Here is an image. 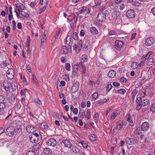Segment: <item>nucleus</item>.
Segmentation results:
<instances>
[{
	"label": "nucleus",
	"instance_id": "f257e3e1",
	"mask_svg": "<svg viewBox=\"0 0 155 155\" xmlns=\"http://www.w3.org/2000/svg\"><path fill=\"white\" fill-rule=\"evenodd\" d=\"M5 102H1L0 103V114H6V116L5 118V119H8L9 117H11L12 114V110H10L8 111V113H5L4 110V108L5 107Z\"/></svg>",
	"mask_w": 155,
	"mask_h": 155
},
{
	"label": "nucleus",
	"instance_id": "c03bdc74",
	"mask_svg": "<svg viewBox=\"0 0 155 155\" xmlns=\"http://www.w3.org/2000/svg\"><path fill=\"white\" fill-rule=\"evenodd\" d=\"M82 60L84 62H86L87 61V56L85 54H83L81 57Z\"/></svg>",
	"mask_w": 155,
	"mask_h": 155
},
{
	"label": "nucleus",
	"instance_id": "aec40b11",
	"mask_svg": "<svg viewBox=\"0 0 155 155\" xmlns=\"http://www.w3.org/2000/svg\"><path fill=\"white\" fill-rule=\"evenodd\" d=\"M79 65L82 68L81 71L82 72L83 74H85L86 71V68L85 65L83 62H81L79 63Z\"/></svg>",
	"mask_w": 155,
	"mask_h": 155
},
{
	"label": "nucleus",
	"instance_id": "393cba45",
	"mask_svg": "<svg viewBox=\"0 0 155 155\" xmlns=\"http://www.w3.org/2000/svg\"><path fill=\"white\" fill-rule=\"evenodd\" d=\"M38 127L41 129H44L48 128V125L46 123L43 122L40 124L38 126Z\"/></svg>",
	"mask_w": 155,
	"mask_h": 155
},
{
	"label": "nucleus",
	"instance_id": "a18cd8bd",
	"mask_svg": "<svg viewBox=\"0 0 155 155\" xmlns=\"http://www.w3.org/2000/svg\"><path fill=\"white\" fill-rule=\"evenodd\" d=\"M71 41V37L70 36H68L66 38V42L67 44H70Z\"/></svg>",
	"mask_w": 155,
	"mask_h": 155
},
{
	"label": "nucleus",
	"instance_id": "3c124183",
	"mask_svg": "<svg viewBox=\"0 0 155 155\" xmlns=\"http://www.w3.org/2000/svg\"><path fill=\"white\" fill-rule=\"evenodd\" d=\"M150 109L153 112H155V103L152 104L150 106Z\"/></svg>",
	"mask_w": 155,
	"mask_h": 155
},
{
	"label": "nucleus",
	"instance_id": "39448f33",
	"mask_svg": "<svg viewBox=\"0 0 155 155\" xmlns=\"http://www.w3.org/2000/svg\"><path fill=\"white\" fill-rule=\"evenodd\" d=\"M48 146L55 147L57 145V142L56 140L54 138H51L48 140L46 142Z\"/></svg>",
	"mask_w": 155,
	"mask_h": 155
},
{
	"label": "nucleus",
	"instance_id": "72a5a7b5",
	"mask_svg": "<svg viewBox=\"0 0 155 155\" xmlns=\"http://www.w3.org/2000/svg\"><path fill=\"white\" fill-rule=\"evenodd\" d=\"M32 143H35L38 141L39 139H37L34 136H33L32 135H30L29 137Z\"/></svg>",
	"mask_w": 155,
	"mask_h": 155
},
{
	"label": "nucleus",
	"instance_id": "ddd939ff",
	"mask_svg": "<svg viewBox=\"0 0 155 155\" xmlns=\"http://www.w3.org/2000/svg\"><path fill=\"white\" fill-rule=\"evenodd\" d=\"M27 131L29 133H32L36 130V128L34 125H29L27 126L26 128Z\"/></svg>",
	"mask_w": 155,
	"mask_h": 155
},
{
	"label": "nucleus",
	"instance_id": "1a4fd4ad",
	"mask_svg": "<svg viewBox=\"0 0 155 155\" xmlns=\"http://www.w3.org/2000/svg\"><path fill=\"white\" fill-rule=\"evenodd\" d=\"M14 72L12 68L9 69L7 72V76L8 79L11 80L14 78Z\"/></svg>",
	"mask_w": 155,
	"mask_h": 155
},
{
	"label": "nucleus",
	"instance_id": "4be33fe9",
	"mask_svg": "<svg viewBox=\"0 0 155 155\" xmlns=\"http://www.w3.org/2000/svg\"><path fill=\"white\" fill-rule=\"evenodd\" d=\"M79 68V66L78 64H75L72 66V72L76 73L78 71Z\"/></svg>",
	"mask_w": 155,
	"mask_h": 155
},
{
	"label": "nucleus",
	"instance_id": "69168bd1",
	"mask_svg": "<svg viewBox=\"0 0 155 155\" xmlns=\"http://www.w3.org/2000/svg\"><path fill=\"white\" fill-rule=\"evenodd\" d=\"M95 4L96 5L93 6V8H99L101 5V3L100 2H98L97 3H96L95 2Z\"/></svg>",
	"mask_w": 155,
	"mask_h": 155
},
{
	"label": "nucleus",
	"instance_id": "c756f323",
	"mask_svg": "<svg viewBox=\"0 0 155 155\" xmlns=\"http://www.w3.org/2000/svg\"><path fill=\"white\" fill-rule=\"evenodd\" d=\"M40 147V144L39 143H36L33 145L32 147V150H34V151H37Z\"/></svg>",
	"mask_w": 155,
	"mask_h": 155
},
{
	"label": "nucleus",
	"instance_id": "6e6552de",
	"mask_svg": "<svg viewBox=\"0 0 155 155\" xmlns=\"http://www.w3.org/2000/svg\"><path fill=\"white\" fill-rule=\"evenodd\" d=\"M126 15L128 18H133L135 17V13L134 10L129 9L127 11Z\"/></svg>",
	"mask_w": 155,
	"mask_h": 155
},
{
	"label": "nucleus",
	"instance_id": "09e8293b",
	"mask_svg": "<svg viewBox=\"0 0 155 155\" xmlns=\"http://www.w3.org/2000/svg\"><path fill=\"white\" fill-rule=\"evenodd\" d=\"M19 4V6L21 10H25L26 9V7L24 6L23 4L20 3Z\"/></svg>",
	"mask_w": 155,
	"mask_h": 155
},
{
	"label": "nucleus",
	"instance_id": "7ed1b4c3",
	"mask_svg": "<svg viewBox=\"0 0 155 155\" xmlns=\"http://www.w3.org/2000/svg\"><path fill=\"white\" fill-rule=\"evenodd\" d=\"M112 16L115 21L120 20L121 17V12L118 10H115L113 11L112 13Z\"/></svg>",
	"mask_w": 155,
	"mask_h": 155
},
{
	"label": "nucleus",
	"instance_id": "79ce46f5",
	"mask_svg": "<svg viewBox=\"0 0 155 155\" xmlns=\"http://www.w3.org/2000/svg\"><path fill=\"white\" fill-rule=\"evenodd\" d=\"M21 15L26 18H28L29 17V15L28 13L27 12H26L24 10H23L22 13H21Z\"/></svg>",
	"mask_w": 155,
	"mask_h": 155
},
{
	"label": "nucleus",
	"instance_id": "a19ab883",
	"mask_svg": "<svg viewBox=\"0 0 155 155\" xmlns=\"http://www.w3.org/2000/svg\"><path fill=\"white\" fill-rule=\"evenodd\" d=\"M87 8L85 6H83L81 9L78 11V13L79 14H81L83 13L84 12L86 11Z\"/></svg>",
	"mask_w": 155,
	"mask_h": 155
},
{
	"label": "nucleus",
	"instance_id": "603ef678",
	"mask_svg": "<svg viewBox=\"0 0 155 155\" xmlns=\"http://www.w3.org/2000/svg\"><path fill=\"white\" fill-rule=\"evenodd\" d=\"M71 66L70 64L67 63L65 64V69L68 71H70L71 70Z\"/></svg>",
	"mask_w": 155,
	"mask_h": 155
},
{
	"label": "nucleus",
	"instance_id": "a878e982",
	"mask_svg": "<svg viewBox=\"0 0 155 155\" xmlns=\"http://www.w3.org/2000/svg\"><path fill=\"white\" fill-rule=\"evenodd\" d=\"M127 120L129 122V124L130 126L133 127L134 126V123L133 122L131 118L130 115H129L128 116Z\"/></svg>",
	"mask_w": 155,
	"mask_h": 155
},
{
	"label": "nucleus",
	"instance_id": "864d4df0",
	"mask_svg": "<svg viewBox=\"0 0 155 155\" xmlns=\"http://www.w3.org/2000/svg\"><path fill=\"white\" fill-rule=\"evenodd\" d=\"M137 105L136 107V110L137 111H139V110L141 109V107L143 106L140 103L138 102V104H137Z\"/></svg>",
	"mask_w": 155,
	"mask_h": 155
},
{
	"label": "nucleus",
	"instance_id": "c85d7f7f",
	"mask_svg": "<svg viewBox=\"0 0 155 155\" xmlns=\"http://www.w3.org/2000/svg\"><path fill=\"white\" fill-rule=\"evenodd\" d=\"M61 52L62 54H65L67 53L68 52V50L66 47L65 46H62Z\"/></svg>",
	"mask_w": 155,
	"mask_h": 155
},
{
	"label": "nucleus",
	"instance_id": "49530a36",
	"mask_svg": "<svg viewBox=\"0 0 155 155\" xmlns=\"http://www.w3.org/2000/svg\"><path fill=\"white\" fill-rule=\"evenodd\" d=\"M5 97L2 95H0V103L1 102H5L6 103Z\"/></svg>",
	"mask_w": 155,
	"mask_h": 155
},
{
	"label": "nucleus",
	"instance_id": "c9c22d12",
	"mask_svg": "<svg viewBox=\"0 0 155 155\" xmlns=\"http://www.w3.org/2000/svg\"><path fill=\"white\" fill-rule=\"evenodd\" d=\"M153 63V60L152 58H150L147 61L146 64L147 65L150 66Z\"/></svg>",
	"mask_w": 155,
	"mask_h": 155
},
{
	"label": "nucleus",
	"instance_id": "774afa93",
	"mask_svg": "<svg viewBox=\"0 0 155 155\" xmlns=\"http://www.w3.org/2000/svg\"><path fill=\"white\" fill-rule=\"evenodd\" d=\"M94 84V82L92 81H90L88 83V85H89L90 87L91 88H92L93 87V84Z\"/></svg>",
	"mask_w": 155,
	"mask_h": 155
},
{
	"label": "nucleus",
	"instance_id": "13d9d810",
	"mask_svg": "<svg viewBox=\"0 0 155 155\" xmlns=\"http://www.w3.org/2000/svg\"><path fill=\"white\" fill-rule=\"evenodd\" d=\"M98 96V93L96 92H94L92 96V98L94 100H95L97 98Z\"/></svg>",
	"mask_w": 155,
	"mask_h": 155
},
{
	"label": "nucleus",
	"instance_id": "8fccbe9b",
	"mask_svg": "<svg viewBox=\"0 0 155 155\" xmlns=\"http://www.w3.org/2000/svg\"><path fill=\"white\" fill-rule=\"evenodd\" d=\"M26 155H35V152L34 151H28L26 153Z\"/></svg>",
	"mask_w": 155,
	"mask_h": 155
},
{
	"label": "nucleus",
	"instance_id": "4468645a",
	"mask_svg": "<svg viewBox=\"0 0 155 155\" xmlns=\"http://www.w3.org/2000/svg\"><path fill=\"white\" fill-rule=\"evenodd\" d=\"M109 99H100L99 101H97L95 103L96 106H99L104 104V103L107 102L108 101Z\"/></svg>",
	"mask_w": 155,
	"mask_h": 155
},
{
	"label": "nucleus",
	"instance_id": "f3484780",
	"mask_svg": "<svg viewBox=\"0 0 155 155\" xmlns=\"http://www.w3.org/2000/svg\"><path fill=\"white\" fill-rule=\"evenodd\" d=\"M126 140L127 143L129 145L134 144L136 142V140L133 138L127 137Z\"/></svg>",
	"mask_w": 155,
	"mask_h": 155
},
{
	"label": "nucleus",
	"instance_id": "de8ad7c7",
	"mask_svg": "<svg viewBox=\"0 0 155 155\" xmlns=\"http://www.w3.org/2000/svg\"><path fill=\"white\" fill-rule=\"evenodd\" d=\"M86 114L87 115L86 117L85 116V117H86L88 120L90 119L91 117V112L89 110H87Z\"/></svg>",
	"mask_w": 155,
	"mask_h": 155
},
{
	"label": "nucleus",
	"instance_id": "052dcab7",
	"mask_svg": "<svg viewBox=\"0 0 155 155\" xmlns=\"http://www.w3.org/2000/svg\"><path fill=\"white\" fill-rule=\"evenodd\" d=\"M80 143H81L83 147L85 148H87V147L88 146L87 144L85 143L84 141H81L80 142Z\"/></svg>",
	"mask_w": 155,
	"mask_h": 155
},
{
	"label": "nucleus",
	"instance_id": "bf43d9fd",
	"mask_svg": "<svg viewBox=\"0 0 155 155\" xmlns=\"http://www.w3.org/2000/svg\"><path fill=\"white\" fill-rule=\"evenodd\" d=\"M140 4L141 3L137 1H135L133 2V3L132 5L135 6H139Z\"/></svg>",
	"mask_w": 155,
	"mask_h": 155
},
{
	"label": "nucleus",
	"instance_id": "4c0bfd02",
	"mask_svg": "<svg viewBox=\"0 0 155 155\" xmlns=\"http://www.w3.org/2000/svg\"><path fill=\"white\" fill-rule=\"evenodd\" d=\"M90 140L92 141H94L96 140V136L94 134H91L89 136Z\"/></svg>",
	"mask_w": 155,
	"mask_h": 155
},
{
	"label": "nucleus",
	"instance_id": "473e14b6",
	"mask_svg": "<svg viewBox=\"0 0 155 155\" xmlns=\"http://www.w3.org/2000/svg\"><path fill=\"white\" fill-rule=\"evenodd\" d=\"M5 131V128L0 127V140H3V137L1 135L2 134L4 133Z\"/></svg>",
	"mask_w": 155,
	"mask_h": 155
},
{
	"label": "nucleus",
	"instance_id": "cd10ccee",
	"mask_svg": "<svg viewBox=\"0 0 155 155\" xmlns=\"http://www.w3.org/2000/svg\"><path fill=\"white\" fill-rule=\"evenodd\" d=\"M118 114V113L117 112V111H114L111 114L110 116V120H113L116 117L117 115Z\"/></svg>",
	"mask_w": 155,
	"mask_h": 155
},
{
	"label": "nucleus",
	"instance_id": "9b49d317",
	"mask_svg": "<svg viewBox=\"0 0 155 155\" xmlns=\"http://www.w3.org/2000/svg\"><path fill=\"white\" fill-rule=\"evenodd\" d=\"M149 127L150 126L149 123L147 122H145L142 124L141 128L142 130L147 131L149 128Z\"/></svg>",
	"mask_w": 155,
	"mask_h": 155
},
{
	"label": "nucleus",
	"instance_id": "338daca9",
	"mask_svg": "<svg viewBox=\"0 0 155 155\" xmlns=\"http://www.w3.org/2000/svg\"><path fill=\"white\" fill-rule=\"evenodd\" d=\"M46 6H44L43 8H41L40 9V12H39V14H41L46 9Z\"/></svg>",
	"mask_w": 155,
	"mask_h": 155
},
{
	"label": "nucleus",
	"instance_id": "9d476101",
	"mask_svg": "<svg viewBox=\"0 0 155 155\" xmlns=\"http://www.w3.org/2000/svg\"><path fill=\"white\" fill-rule=\"evenodd\" d=\"M123 42L121 40H117L115 42V48L117 50H119L123 46Z\"/></svg>",
	"mask_w": 155,
	"mask_h": 155
},
{
	"label": "nucleus",
	"instance_id": "37998d69",
	"mask_svg": "<svg viewBox=\"0 0 155 155\" xmlns=\"http://www.w3.org/2000/svg\"><path fill=\"white\" fill-rule=\"evenodd\" d=\"M117 91L120 94H123L126 93V91L125 89L122 88L117 90Z\"/></svg>",
	"mask_w": 155,
	"mask_h": 155
},
{
	"label": "nucleus",
	"instance_id": "412c9836",
	"mask_svg": "<svg viewBox=\"0 0 155 155\" xmlns=\"http://www.w3.org/2000/svg\"><path fill=\"white\" fill-rule=\"evenodd\" d=\"M116 74L115 71L113 70H110L107 74L108 76L110 78H113L115 76Z\"/></svg>",
	"mask_w": 155,
	"mask_h": 155
},
{
	"label": "nucleus",
	"instance_id": "20e7f679",
	"mask_svg": "<svg viewBox=\"0 0 155 155\" xmlns=\"http://www.w3.org/2000/svg\"><path fill=\"white\" fill-rule=\"evenodd\" d=\"M15 128L14 127L9 126L6 127V133L7 135L12 137L14 134Z\"/></svg>",
	"mask_w": 155,
	"mask_h": 155
},
{
	"label": "nucleus",
	"instance_id": "bb28decb",
	"mask_svg": "<svg viewBox=\"0 0 155 155\" xmlns=\"http://www.w3.org/2000/svg\"><path fill=\"white\" fill-rule=\"evenodd\" d=\"M32 82L33 83L35 84V85L38 86V82L36 77L34 75H32Z\"/></svg>",
	"mask_w": 155,
	"mask_h": 155
},
{
	"label": "nucleus",
	"instance_id": "423d86ee",
	"mask_svg": "<svg viewBox=\"0 0 155 155\" xmlns=\"http://www.w3.org/2000/svg\"><path fill=\"white\" fill-rule=\"evenodd\" d=\"M106 18V15L105 13H99L97 17V21L101 22H104Z\"/></svg>",
	"mask_w": 155,
	"mask_h": 155
},
{
	"label": "nucleus",
	"instance_id": "0eeeda50",
	"mask_svg": "<svg viewBox=\"0 0 155 155\" xmlns=\"http://www.w3.org/2000/svg\"><path fill=\"white\" fill-rule=\"evenodd\" d=\"M4 89L6 91H9L12 87L11 83H10L7 80L4 81L3 83Z\"/></svg>",
	"mask_w": 155,
	"mask_h": 155
},
{
	"label": "nucleus",
	"instance_id": "f704fd0d",
	"mask_svg": "<svg viewBox=\"0 0 155 155\" xmlns=\"http://www.w3.org/2000/svg\"><path fill=\"white\" fill-rule=\"evenodd\" d=\"M79 47L78 46V45L74 44L73 46V49L74 50H75L77 52H79L81 49L79 48Z\"/></svg>",
	"mask_w": 155,
	"mask_h": 155
},
{
	"label": "nucleus",
	"instance_id": "4d7b16f0",
	"mask_svg": "<svg viewBox=\"0 0 155 155\" xmlns=\"http://www.w3.org/2000/svg\"><path fill=\"white\" fill-rule=\"evenodd\" d=\"M112 87V86L110 84H108L107 86L106 87V91H107L109 92L110 91Z\"/></svg>",
	"mask_w": 155,
	"mask_h": 155
},
{
	"label": "nucleus",
	"instance_id": "e433bc0d",
	"mask_svg": "<svg viewBox=\"0 0 155 155\" xmlns=\"http://www.w3.org/2000/svg\"><path fill=\"white\" fill-rule=\"evenodd\" d=\"M138 66V63L137 62H133L131 65V68L133 69L136 68Z\"/></svg>",
	"mask_w": 155,
	"mask_h": 155
},
{
	"label": "nucleus",
	"instance_id": "6e6d98bb",
	"mask_svg": "<svg viewBox=\"0 0 155 155\" xmlns=\"http://www.w3.org/2000/svg\"><path fill=\"white\" fill-rule=\"evenodd\" d=\"M72 37L75 40H77L78 39V37L77 35V34L76 32H74L73 33Z\"/></svg>",
	"mask_w": 155,
	"mask_h": 155
},
{
	"label": "nucleus",
	"instance_id": "a211bd4d",
	"mask_svg": "<svg viewBox=\"0 0 155 155\" xmlns=\"http://www.w3.org/2000/svg\"><path fill=\"white\" fill-rule=\"evenodd\" d=\"M43 152L46 155H51L52 151L50 148L48 147L45 148Z\"/></svg>",
	"mask_w": 155,
	"mask_h": 155
},
{
	"label": "nucleus",
	"instance_id": "f03ea898",
	"mask_svg": "<svg viewBox=\"0 0 155 155\" xmlns=\"http://www.w3.org/2000/svg\"><path fill=\"white\" fill-rule=\"evenodd\" d=\"M155 41V38L151 36L145 39V45L147 47L152 46L154 43Z\"/></svg>",
	"mask_w": 155,
	"mask_h": 155
},
{
	"label": "nucleus",
	"instance_id": "0e129e2a",
	"mask_svg": "<svg viewBox=\"0 0 155 155\" xmlns=\"http://www.w3.org/2000/svg\"><path fill=\"white\" fill-rule=\"evenodd\" d=\"M120 40H122V41L124 42H127V41H128V38L127 37H122L120 38Z\"/></svg>",
	"mask_w": 155,
	"mask_h": 155
},
{
	"label": "nucleus",
	"instance_id": "7c9ffc66",
	"mask_svg": "<svg viewBox=\"0 0 155 155\" xmlns=\"http://www.w3.org/2000/svg\"><path fill=\"white\" fill-rule=\"evenodd\" d=\"M149 101L147 99H143L141 102H140L141 105L144 107L146 106L148 104Z\"/></svg>",
	"mask_w": 155,
	"mask_h": 155
},
{
	"label": "nucleus",
	"instance_id": "58836bf2",
	"mask_svg": "<svg viewBox=\"0 0 155 155\" xmlns=\"http://www.w3.org/2000/svg\"><path fill=\"white\" fill-rule=\"evenodd\" d=\"M47 34V31H45L44 32L42 36L41 41H45L46 39V36Z\"/></svg>",
	"mask_w": 155,
	"mask_h": 155
},
{
	"label": "nucleus",
	"instance_id": "ea45409f",
	"mask_svg": "<svg viewBox=\"0 0 155 155\" xmlns=\"http://www.w3.org/2000/svg\"><path fill=\"white\" fill-rule=\"evenodd\" d=\"M12 87L11 89L13 91H15L17 88V84L14 82H12L11 83Z\"/></svg>",
	"mask_w": 155,
	"mask_h": 155
},
{
	"label": "nucleus",
	"instance_id": "680f3d73",
	"mask_svg": "<svg viewBox=\"0 0 155 155\" xmlns=\"http://www.w3.org/2000/svg\"><path fill=\"white\" fill-rule=\"evenodd\" d=\"M140 96L142 97H144L146 94V91L144 89H143L140 92Z\"/></svg>",
	"mask_w": 155,
	"mask_h": 155
},
{
	"label": "nucleus",
	"instance_id": "2eb2a0df",
	"mask_svg": "<svg viewBox=\"0 0 155 155\" xmlns=\"http://www.w3.org/2000/svg\"><path fill=\"white\" fill-rule=\"evenodd\" d=\"M91 46L89 40H87L84 43L83 49L84 51H87L88 50V48Z\"/></svg>",
	"mask_w": 155,
	"mask_h": 155
},
{
	"label": "nucleus",
	"instance_id": "5fc2aeb1",
	"mask_svg": "<svg viewBox=\"0 0 155 155\" xmlns=\"http://www.w3.org/2000/svg\"><path fill=\"white\" fill-rule=\"evenodd\" d=\"M79 119H81V120H82L84 117H85V113H83L79 114Z\"/></svg>",
	"mask_w": 155,
	"mask_h": 155
},
{
	"label": "nucleus",
	"instance_id": "6ab92c4d",
	"mask_svg": "<svg viewBox=\"0 0 155 155\" xmlns=\"http://www.w3.org/2000/svg\"><path fill=\"white\" fill-rule=\"evenodd\" d=\"M90 31L93 35H96L98 33V31L94 27H91L90 28Z\"/></svg>",
	"mask_w": 155,
	"mask_h": 155
},
{
	"label": "nucleus",
	"instance_id": "f8f14e48",
	"mask_svg": "<svg viewBox=\"0 0 155 155\" xmlns=\"http://www.w3.org/2000/svg\"><path fill=\"white\" fill-rule=\"evenodd\" d=\"M62 143L64 144V146L68 148L71 147L72 146V143L68 139L63 140Z\"/></svg>",
	"mask_w": 155,
	"mask_h": 155
},
{
	"label": "nucleus",
	"instance_id": "b1692460",
	"mask_svg": "<svg viewBox=\"0 0 155 155\" xmlns=\"http://www.w3.org/2000/svg\"><path fill=\"white\" fill-rule=\"evenodd\" d=\"M72 150L73 153L76 154L79 153L80 152L79 148L76 146H74L73 147Z\"/></svg>",
	"mask_w": 155,
	"mask_h": 155
},
{
	"label": "nucleus",
	"instance_id": "e2e57ef3",
	"mask_svg": "<svg viewBox=\"0 0 155 155\" xmlns=\"http://www.w3.org/2000/svg\"><path fill=\"white\" fill-rule=\"evenodd\" d=\"M10 123L11 121H8L6 122L5 120L4 123V124L5 127H8L10 126L9 125L10 124Z\"/></svg>",
	"mask_w": 155,
	"mask_h": 155
},
{
	"label": "nucleus",
	"instance_id": "5701e85b",
	"mask_svg": "<svg viewBox=\"0 0 155 155\" xmlns=\"http://www.w3.org/2000/svg\"><path fill=\"white\" fill-rule=\"evenodd\" d=\"M124 125L123 122H119L116 124L115 125L116 127V129L118 130H120L122 127Z\"/></svg>",
	"mask_w": 155,
	"mask_h": 155
},
{
	"label": "nucleus",
	"instance_id": "dca6fc26",
	"mask_svg": "<svg viewBox=\"0 0 155 155\" xmlns=\"http://www.w3.org/2000/svg\"><path fill=\"white\" fill-rule=\"evenodd\" d=\"M79 84L78 83H75L72 87L71 92L73 93H75L78 90Z\"/></svg>",
	"mask_w": 155,
	"mask_h": 155
},
{
	"label": "nucleus",
	"instance_id": "2f4dec72",
	"mask_svg": "<svg viewBox=\"0 0 155 155\" xmlns=\"http://www.w3.org/2000/svg\"><path fill=\"white\" fill-rule=\"evenodd\" d=\"M79 15V13H78V12H77L74 13L73 19L74 22V23H75L77 21V19Z\"/></svg>",
	"mask_w": 155,
	"mask_h": 155
}]
</instances>
